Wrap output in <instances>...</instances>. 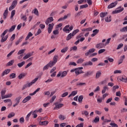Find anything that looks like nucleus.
<instances>
[{
    "label": "nucleus",
    "mask_w": 127,
    "mask_h": 127,
    "mask_svg": "<svg viewBox=\"0 0 127 127\" xmlns=\"http://www.w3.org/2000/svg\"><path fill=\"white\" fill-rule=\"evenodd\" d=\"M82 70H83V67H79L71 69L70 72L71 73L75 72L76 76H78V75H80V74H83V73H84V71Z\"/></svg>",
    "instance_id": "obj_1"
},
{
    "label": "nucleus",
    "mask_w": 127,
    "mask_h": 127,
    "mask_svg": "<svg viewBox=\"0 0 127 127\" xmlns=\"http://www.w3.org/2000/svg\"><path fill=\"white\" fill-rule=\"evenodd\" d=\"M8 32V29H6L3 31V32L0 35V37L1 38L0 42H4L6 41V40H7V38H8V35H6L5 36L4 35H5V34L7 33Z\"/></svg>",
    "instance_id": "obj_2"
},
{
    "label": "nucleus",
    "mask_w": 127,
    "mask_h": 127,
    "mask_svg": "<svg viewBox=\"0 0 127 127\" xmlns=\"http://www.w3.org/2000/svg\"><path fill=\"white\" fill-rule=\"evenodd\" d=\"M68 72L67 71H64L62 72L60 71L59 73L57 75V77H61V78H64V77H66L67 75V73Z\"/></svg>",
    "instance_id": "obj_3"
},
{
    "label": "nucleus",
    "mask_w": 127,
    "mask_h": 127,
    "mask_svg": "<svg viewBox=\"0 0 127 127\" xmlns=\"http://www.w3.org/2000/svg\"><path fill=\"white\" fill-rule=\"evenodd\" d=\"M58 103H56L55 104V107L54 108V110H59V109L63 107V106H64V104H58Z\"/></svg>",
    "instance_id": "obj_4"
},
{
    "label": "nucleus",
    "mask_w": 127,
    "mask_h": 127,
    "mask_svg": "<svg viewBox=\"0 0 127 127\" xmlns=\"http://www.w3.org/2000/svg\"><path fill=\"white\" fill-rule=\"evenodd\" d=\"M54 26V23L49 24V27L48 28V33L50 34L52 32L53 27Z\"/></svg>",
    "instance_id": "obj_5"
},
{
    "label": "nucleus",
    "mask_w": 127,
    "mask_h": 127,
    "mask_svg": "<svg viewBox=\"0 0 127 127\" xmlns=\"http://www.w3.org/2000/svg\"><path fill=\"white\" fill-rule=\"evenodd\" d=\"M105 46H106V45L104 44V43H100L96 45V48H97V49H101V48H104Z\"/></svg>",
    "instance_id": "obj_6"
},
{
    "label": "nucleus",
    "mask_w": 127,
    "mask_h": 127,
    "mask_svg": "<svg viewBox=\"0 0 127 127\" xmlns=\"http://www.w3.org/2000/svg\"><path fill=\"white\" fill-rule=\"evenodd\" d=\"M93 72L92 71H86L85 73L83 74V77L86 78L89 77V76H91V75H93Z\"/></svg>",
    "instance_id": "obj_7"
},
{
    "label": "nucleus",
    "mask_w": 127,
    "mask_h": 127,
    "mask_svg": "<svg viewBox=\"0 0 127 127\" xmlns=\"http://www.w3.org/2000/svg\"><path fill=\"white\" fill-rule=\"evenodd\" d=\"M118 4V1H116L114 2H112L111 4H110L108 6V8L110 9V8H113V7H115V6H116V5H117Z\"/></svg>",
    "instance_id": "obj_8"
},
{
    "label": "nucleus",
    "mask_w": 127,
    "mask_h": 127,
    "mask_svg": "<svg viewBox=\"0 0 127 127\" xmlns=\"http://www.w3.org/2000/svg\"><path fill=\"white\" fill-rule=\"evenodd\" d=\"M10 72V69L8 68L4 70L1 73V77H3L4 75H7Z\"/></svg>",
    "instance_id": "obj_9"
},
{
    "label": "nucleus",
    "mask_w": 127,
    "mask_h": 127,
    "mask_svg": "<svg viewBox=\"0 0 127 127\" xmlns=\"http://www.w3.org/2000/svg\"><path fill=\"white\" fill-rule=\"evenodd\" d=\"M53 20H54L53 17H50L48 18L47 20H46L45 23L46 24H47V25H48V24H49L50 22H52Z\"/></svg>",
    "instance_id": "obj_10"
},
{
    "label": "nucleus",
    "mask_w": 127,
    "mask_h": 127,
    "mask_svg": "<svg viewBox=\"0 0 127 127\" xmlns=\"http://www.w3.org/2000/svg\"><path fill=\"white\" fill-rule=\"evenodd\" d=\"M30 100H31V96H28L23 100L22 103L25 104V103L28 102V101H30Z\"/></svg>",
    "instance_id": "obj_11"
},
{
    "label": "nucleus",
    "mask_w": 127,
    "mask_h": 127,
    "mask_svg": "<svg viewBox=\"0 0 127 127\" xmlns=\"http://www.w3.org/2000/svg\"><path fill=\"white\" fill-rule=\"evenodd\" d=\"M93 65V63L91 61L84 62L82 64V66H92Z\"/></svg>",
    "instance_id": "obj_12"
},
{
    "label": "nucleus",
    "mask_w": 127,
    "mask_h": 127,
    "mask_svg": "<svg viewBox=\"0 0 127 127\" xmlns=\"http://www.w3.org/2000/svg\"><path fill=\"white\" fill-rule=\"evenodd\" d=\"M124 9V8H122L121 9H119V10H115V11H113L112 12V13L113 14H116L117 13H120V12H122V11H123Z\"/></svg>",
    "instance_id": "obj_13"
},
{
    "label": "nucleus",
    "mask_w": 127,
    "mask_h": 127,
    "mask_svg": "<svg viewBox=\"0 0 127 127\" xmlns=\"http://www.w3.org/2000/svg\"><path fill=\"white\" fill-rule=\"evenodd\" d=\"M31 86V84L30 83H27L25 84H24L22 88V90L23 91V90H25L26 88H29Z\"/></svg>",
    "instance_id": "obj_14"
},
{
    "label": "nucleus",
    "mask_w": 127,
    "mask_h": 127,
    "mask_svg": "<svg viewBox=\"0 0 127 127\" xmlns=\"http://www.w3.org/2000/svg\"><path fill=\"white\" fill-rule=\"evenodd\" d=\"M125 58H126V57L125 56V55H123V56L121 57L120 59L118 61L119 65L123 63V62L124 61V60L125 59Z\"/></svg>",
    "instance_id": "obj_15"
},
{
    "label": "nucleus",
    "mask_w": 127,
    "mask_h": 127,
    "mask_svg": "<svg viewBox=\"0 0 127 127\" xmlns=\"http://www.w3.org/2000/svg\"><path fill=\"white\" fill-rule=\"evenodd\" d=\"M120 81L124 82L125 83H127V78L126 77L122 76L119 78Z\"/></svg>",
    "instance_id": "obj_16"
},
{
    "label": "nucleus",
    "mask_w": 127,
    "mask_h": 127,
    "mask_svg": "<svg viewBox=\"0 0 127 127\" xmlns=\"http://www.w3.org/2000/svg\"><path fill=\"white\" fill-rule=\"evenodd\" d=\"M57 61H58V56L56 55L54 57L52 62H53L55 64H56V63H57Z\"/></svg>",
    "instance_id": "obj_17"
},
{
    "label": "nucleus",
    "mask_w": 127,
    "mask_h": 127,
    "mask_svg": "<svg viewBox=\"0 0 127 127\" xmlns=\"http://www.w3.org/2000/svg\"><path fill=\"white\" fill-rule=\"evenodd\" d=\"M8 13V10H7V8L6 10H5L4 13H3V19H5L6 18V17L7 16V14Z\"/></svg>",
    "instance_id": "obj_18"
},
{
    "label": "nucleus",
    "mask_w": 127,
    "mask_h": 127,
    "mask_svg": "<svg viewBox=\"0 0 127 127\" xmlns=\"http://www.w3.org/2000/svg\"><path fill=\"white\" fill-rule=\"evenodd\" d=\"M31 56H32V54H30V53H28L27 55H26L23 58V60H26V59H28V58H29V57H31Z\"/></svg>",
    "instance_id": "obj_19"
},
{
    "label": "nucleus",
    "mask_w": 127,
    "mask_h": 127,
    "mask_svg": "<svg viewBox=\"0 0 127 127\" xmlns=\"http://www.w3.org/2000/svg\"><path fill=\"white\" fill-rule=\"evenodd\" d=\"M32 115V111H31L25 117V121L26 122H28L29 121V118H30V116Z\"/></svg>",
    "instance_id": "obj_20"
},
{
    "label": "nucleus",
    "mask_w": 127,
    "mask_h": 127,
    "mask_svg": "<svg viewBox=\"0 0 127 127\" xmlns=\"http://www.w3.org/2000/svg\"><path fill=\"white\" fill-rule=\"evenodd\" d=\"M25 76H26V73H21L18 75V78L19 79V80H21V79L24 78Z\"/></svg>",
    "instance_id": "obj_21"
},
{
    "label": "nucleus",
    "mask_w": 127,
    "mask_h": 127,
    "mask_svg": "<svg viewBox=\"0 0 127 127\" xmlns=\"http://www.w3.org/2000/svg\"><path fill=\"white\" fill-rule=\"evenodd\" d=\"M48 121H45L43 122H40L39 125L41 126H46V125H48Z\"/></svg>",
    "instance_id": "obj_22"
},
{
    "label": "nucleus",
    "mask_w": 127,
    "mask_h": 127,
    "mask_svg": "<svg viewBox=\"0 0 127 127\" xmlns=\"http://www.w3.org/2000/svg\"><path fill=\"white\" fill-rule=\"evenodd\" d=\"M101 75H102V72H101V71H97L95 76L96 79H99Z\"/></svg>",
    "instance_id": "obj_23"
},
{
    "label": "nucleus",
    "mask_w": 127,
    "mask_h": 127,
    "mask_svg": "<svg viewBox=\"0 0 127 127\" xmlns=\"http://www.w3.org/2000/svg\"><path fill=\"white\" fill-rule=\"evenodd\" d=\"M99 122H100V117H99V116H97L95 117L94 120H93L92 123H95V124H96V123H99Z\"/></svg>",
    "instance_id": "obj_24"
},
{
    "label": "nucleus",
    "mask_w": 127,
    "mask_h": 127,
    "mask_svg": "<svg viewBox=\"0 0 127 127\" xmlns=\"http://www.w3.org/2000/svg\"><path fill=\"white\" fill-rule=\"evenodd\" d=\"M15 116V114L14 112H12L8 115L7 118L8 119H11V118H13Z\"/></svg>",
    "instance_id": "obj_25"
},
{
    "label": "nucleus",
    "mask_w": 127,
    "mask_h": 127,
    "mask_svg": "<svg viewBox=\"0 0 127 127\" xmlns=\"http://www.w3.org/2000/svg\"><path fill=\"white\" fill-rule=\"evenodd\" d=\"M59 119L61 120V121H64V120H66V116L61 114L59 116Z\"/></svg>",
    "instance_id": "obj_26"
},
{
    "label": "nucleus",
    "mask_w": 127,
    "mask_h": 127,
    "mask_svg": "<svg viewBox=\"0 0 127 127\" xmlns=\"http://www.w3.org/2000/svg\"><path fill=\"white\" fill-rule=\"evenodd\" d=\"M73 36H73V35L72 34V33H70V34H69L67 35V37H66V40L67 41L70 40V39H71V38H72V37H73Z\"/></svg>",
    "instance_id": "obj_27"
},
{
    "label": "nucleus",
    "mask_w": 127,
    "mask_h": 127,
    "mask_svg": "<svg viewBox=\"0 0 127 127\" xmlns=\"http://www.w3.org/2000/svg\"><path fill=\"white\" fill-rule=\"evenodd\" d=\"M33 13L35 15H37V16H39V12H38V10H37V8H35L33 10Z\"/></svg>",
    "instance_id": "obj_28"
},
{
    "label": "nucleus",
    "mask_w": 127,
    "mask_h": 127,
    "mask_svg": "<svg viewBox=\"0 0 127 127\" xmlns=\"http://www.w3.org/2000/svg\"><path fill=\"white\" fill-rule=\"evenodd\" d=\"M55 63H54L52 61H51L48 64V65L50 68H52V67L54 66V64H55Z\"/></svg>",
    "instance_id": "obj_29"
},
{
    "label": "nucleus",
    "mask_w": 127,
    "mask_h": 127,
    "mask_svg": "<svg viewBox=\"0 0 127 127\" xmlns=\"http://www.w3.org/2000/svg\"><path fill=\"white\" fill-rule=\"evenodd\" d=\"M107 90H109V87H108V86H105L103 87V89L102 91V94H105L106 93V91Z\"/></svg>",
    "instance_id": "obj_30"
},
{
    "label": "nucleus",
    "mask_w": 127,
    "mask_h": 127,
    "mask_svg": "<svg viewBox=\"0 0 127 127\" xmlns=\"http://www.w3.org/2000/svg\"><path fill=\"white\" fill-rule=\"evenodd\" d=\"M33 35V34H32L31 32H29L28 35L27 36V37L25 38V40H28V39H29V38H30V37H31V36H32Z\"/></svg>",
    "instance_id": "obj_31"
},
{
    "label": "nucleus",
    "mask_w": 127,
    "mask_h": 127,
    "mask_svg": "<svg viewBox=\"0 0 127 127\" xmlns=\"http://www.w3.org/2000/svg\"><path fill=\"white\" fill-rule=\"evenodd\" d=\"M25 64V62L23 61L21 63H18L17 64V66L18 67H19V68H21V67H22V66H23V65H24Z\"/></svg>",
    "instance_id": "obj_32"
},
{
    "label": "nucleus",
    "mask_w": 127,
    "mask_h": 127,
    "mask_svg": "<svg viewBox=\"0 0 127 127\" xmlns=\"http://www.w3.org/2000/svg\"><path fill=\"white\" fill-rule=\"evenodd\" d=\"M16 27V25H13L11 27V28L9 29V30H8V31L9 32H12V31H13V30H14V29H15V27Z\"/></svg>",
    "instance_id": "obj_33"
},
{
    "label": "nucleus",
    "mask_w": 127,
    "mask_h": 127,
    "mask_svg": "<svg viewBox=\"0 0 127 127\" xmlns=\"http://www.w3.org/2000/svg\"><path fill=\"white\" fill-rule=\"evenodd\" d=\"M68 47H65V48L61 50V52L62 53H65V52H67V51H68Z\"/></svg>",
    "instance_id": "obj_34"
},
{
    "label": "nucleus",
    "mask_w": 127,
    "mask_h": 127,
    "mask_svg": "<svg viewBox=\"0 0 127 127\" xmlns=\"http://www.w3.org/2000/svg\"><path fill=\"white\" fill-rule=\"evenodd\" d=\"M83 99H84V97L83 95H80L78 97V101L79 103H82L83 102Z\"/></svg>",
    "instance_id": "obj_35"
},
{
    "label": "nucleus",
    "mask_w": 127,
    "mask_h": 127,
    "mask_svg": "<svg viewBox=\"0 0 127 127\" xmlns=\"http://www.w3.org/2000/svg\"><path fill=\"white\" fill-rule=\"evenodd\" d=\"M12 97V94L11 93L9 94H6L3 97V99H7V98H11Z\"/></svg>",
    "instance_id": "obj_36"
},
{
    "label": "nucleus",
    "mask_w": 127,
    "mask_h": 127,
    "mask_svg": "<svg viewBox=\"0 0 127 127\" xmlns=\"http://www.w3.org/2000/svg\"><path fill=\"white\" fill-rule=\"evenodd\" d=\"M111 16H108V17L105 18V21L106 22H111L112 21V20H111Z\"/></svg>",
    "instance_id": "obj_37"
},
{
    "label": "nucleus",
    "mask_w": 127,
    "mask_h": 127,
    "mask_svg": "<svg viewBox=\"0 0 127 127\" xmlns=\"http://www.w3.org/2000/svg\"><path fill=\"white\" fill-rule=\"evenodd\" d=\"M36 110L34 111L33 112H32V115L33 116V118L34 119H36L37 118V114H36Z\"/></svg>",
    "instance_id": "obj_38"
},
{
    "label": "nucleus",
    "mask_w": 127,
    "mask_h": 127,
    "mask_svg": "<svg viewBox=\"0 0 127 127\" xmlns=\"http://www.w3.org/2000/svg\"><path fill=\"white\" fill-rule=\"evenodd\" d=\"M76 86H79L81 87V86H86V83L85 82H77L76 83Z\"/></svg>",
    "instance_id": "obj_39"
},
{
    "label": "nucleus",
    "mask_w": 127,
    "mask_h": 127,
    "mask_svg": "<svg viewBox=\"0 0 127 127\" xmlns=\"http://www.w3.org/2000/svg\"><path fill=\"white\" fill-rule=\"evenodd\" d=\"M22 98L21 96H19L18 97L16 98L15 101H16V103H19L20 102V99Z\"/></svg>",
    "instance_id": "obj_40"
},
{
    "label": "nucleus",
    "mask_w": 127,
    "mask_h": 127,
    "mask_svg": "<svg viewBox=\"0 0 127 127\" xmlns=\"http://www.w3.org/2000/svg\"><path fill=\"white\" fill-rule=\"evenodd\" d=\"M0 94L2 100H3V98L4 97V95H5V90H1Z\"/></svg>",
    "instance_id": "obj_41"
},
{
    "label": "nucleus",
    "mask_w": 127,
    "mask_h": 127,
    "mask_svg": "<svg viewBox=\"0 0 127 127\" xmlns=\"http://www.w3.org/2000/svg\"><path fill=\"white\" fill-rule=\"evenodd\" d=\"M127 26L120 29L121 32H127Z\"/></svg>",
    "instance_id": "obj_42"
},
{
    "label": "nucleus",
    "mask_w": 127,
    "mask_h": 127,
    "mask_svg": "<svg viewBox=\"0 0 127 127\" xmlns=\"http://www.w3.org/2000/svg\"><path fill=\"white\" fill-rule=\"evenodd\" d=\"M79 31V29H76L72 32L71 34L72 35V36H75V35H76V34H77V33H78Z\"/></svg>",
    "instance_id": "obj_43"
},
{
    "label": "nucleus",
    "mask_w": 127,
    "mask_h": 127,
    "mask_svg": "<svg viewBox=\"0 0 127 127\" xmlns=\"http://www.w3.org/2000/svg\"><path fill=\"white\" fill-rule=\"evenodd\" d=\"M84 61V59L80 58L77 61V64H80L83 63Z\"/></svg>",
    "instance_id": "obj_44"
},
{
    "label": "nucleus",
    "mask_w": 127,
    "mask_h": 127,
    "mask_svg": "<svg viewBox=\"0 0 127 127\" xmlns=\"http://www.w3.org/2000/svg\"><path fill=\"white\" fill-rule=\"evenodd\" d=\"M13 63H14V60L10 61L7 64V66H11L13 64Z\"/></svg>",
    "instance_id": "obj_45"
},
{
    "label": "nucleus",
    "mask_w": 127,
    "mask_h": 127,
    "mask_svg": "<svg viewBox=\"0 0 127 127\" xmlns=\"http://www.w3.org/2000/svg\"><path fill=\"white\" fill-rule=\"evenodd\" d=\"M25 52V49H22L18 51L17 55H20V54H22Z\"/></svg>",
    "instance_id": "obj_46"
},
{
    "label": "nucleus",
    "mask_w": 127,
    "mask_h": 127,
    "mask_svg": "<svg viewBox=\"0 0 127 127\" xmlns=\"http://www.w3.org/2000/svg\"><path fill=\"white\" fill-rule=\"evenodd\" d=\"M38 80V77L35 78L34 79H33L31 82H30V84H31V85L32 86L33 84H34Z\"/></svg>",
    "instance_id": "obj_47"
},
{
    "label": "nucleus",
    "mask_w": 127,
    "mask_h": 127,
    "mask_svg": "<svg viewBox=\"0 0 127 127\" xmlns=\"http://www.w3.org/2000/svg\"><path fill=\"white\" fill-rule=\"evenodd\" d=\"M9 77L11 79H14V78H15V77H16V74L14 73H12L9 75Z\"/></svg>",
    "instance_id": "obj_48"
},
{
    "label": "nucleus",
    "mask_w": 127,
    "mask_h": 127,
    "mask_svg": "<svg viewBox=\"0 0 127 127\" xmlns=\"http://www.w3.org/2000/svg\"><path fill=\"white\" fill-rule=\"evenodd\" d=\"M119 88L120 87L118 85L114 86L112 89L113 92H114V93H115L116 90H117V89H119Z\"/></svg>",
    "instance_id": "obj_49"
},
{
    "label": "nucleus",
    "mask_w": 127,
    "mask_h": 127,
    "mask_svg": "<svg viewBox=\"0 0 127 127\" xmlns=\"http://www.w3.org/2000/svg\"><path fill=\"white\" fill-rule=\"evenodd\" d=\"M107 14H108V12H101L100 14V16L101 17H105Z\"/></svg>",
    "instance_id": "obj_50"
},
{
    "label": "nucleus",
    "mask_w": 127,
    "mask_h": 127,
    "mask_svg": "<svg viewBox=\"0 0 127 127\" xmlns=\"http://www.w3.org/2000/svg\"><path fill=\"white\" fill-rule=\"evenodd\" d=\"M22 38H23V37H21L20 39L16 42L15 43L16 45H18V44H19V43L21 42V39H22Z\"/></svg>",
    "instance_id": "obj_51"
},
{
    "label": "nucleus",
    "mask_w": 127,
    "mask_h": 127,
    "mask_svg": "<svg viewBox=\"0 0 127 127\" xmlns=\"http://www.w3.org/2000/svg\"><path fill=\"white\" fill-rule=\"evenodd\" d=\"M15 14V10H13L11 12L10 18H12Z\"/></svg>",
    "instance_id": "obj_52"
},
{
    "label": "nucleus",
    "mask_w": 127,
    "mask_h": 127,
    "mask_svg": "<svg viewBox=\"0 0 127 127\" xmlns=\"http://www.w3.org/2000/svg\"><path fill=\"white\" fill-rule=\"evenodd\" d=\"M82 31H92V28L82 29Z\"/></svg>",
    "instance_id": "obj_53"
},
{
    "label": "nucleus",
    "mask_w": 127,
    "mask_h": 127,
    "mask_svg": "<svg viewBox=\"0 0 127 127\" xmlns=\"http://www.w3.org/2000/svg\"><path fill=\"white\" fill-rule=\"evenodd\" d=\"M86 7H88V4H85L84 5H81L80 6V9H82L83 8H86Z\"/></svg>",
    "instance_id": "obj_54"
},
{
    "label": "nucleus",
    "mask_w": 127,
    "mask_h": 127,
    "mask_svg": "<svg viewBox=\"0 0 127 127\" xmlns=\"http://www.w3.org/2000/svg\"><path fill=\"white\" fill-rule=\"evenodd\" d=\"M110 126L109 127H118V125L116 124V123H110Z\"/></svg>",
    "instance_id": "obj_55"
},
{
    "label": "nucleus",
    "mask_w": 127,
    "mask_h": 127,
    "mask_svg": "<svg viewBox=\"0 0 127 127\" xmlns=\"http://www.w3.org/2000/svg\"><path fill=\"white\" fill-rule=\"evenodd\" d=\"M56 99V96L54 95L52 97V99L50 100V103H53L54 100Z\"/></svg>",
    "instance_id": "obj_56"
},
{
    "label": "nucleus",
    "mask_w": 127,
    "mask_h": 127,
    "mask_svg": "<svg viewBox=\"0 0 127 127\" xmlns=\"http://www.w3.org/2000/svg\"><path fill=\"white\" fill-rule=\"evenodd\" d=\"M105 51H106V49H100L98 51V54H102V53H104V52H105Z\"/></svg>",
    "instance_id": "obj_57"
},
{
    "label": "nucleus",
    "mask_w": 127,
    "mask_h": 127,
    "mask_svg": "<svg viewBox=\"0 0 127 127\" xmlns=\"http://www.w3.org/2000/svg\"><path fill=\"white\" fill-rule=\"evenodd\" d=\"M49 68V66L48 64L45 66H44L43 70V71H45V70H48Z\"/></svg>",
    "instance_id": "obj_58"
},
{
    "label": "nucleus",
    "mask_w": 127,
    "mask_h": 127,
    "mask_svg": "<svg viewBox=\"0 0 127 127\" xmlns=\"http://www.w3.org/2000/svg\"><path fill=\"white\" fill-rule=\"evenodd\" d=\"M123 46H124V44H123V43H121L120 44H119L117 48V50H119V49H121V48H122V47H123Z\"/></svg>",
    "instance_id": "obj_59"
},
{
    "label": "nucleus",
    "mask_w": 127,
    "mask_h": 127,
    "mask_svg": "<svg viewBox=\"0 0 127 127\" xmlns=\"http://www.w3.org/2000/svg\"><path fill=\"white\" fill-rule=\"evenodd\" d=\"M82 115H85V116H88L89 115V112L87 111H84L82 112Z\"/></svg>",
    "instance_id": "obj_60"
},
{
    "label": "nucleus",
    "mask_w": 127,
    "mask_h": 127,
    "mask_svg": "<svg viewBox=\"0 0 127 127\" xmlns=\"http://www.w3.org/2000/svg\"><path fill=\"white\" fill-rule=\"evenodd\" d=\"M19 122L20 124H23L24 123V118L23 117H21L19 119Z\"/></svg>",
    "instance_id": "obj_61"
},
{
    "label": "nucleus",
    "mask_w": 127,
    "mask_h": 127,
    "mask_svg": "<svg viewBox=\"0 0 127 127\" xmlns=\"http://www.w3.org/2000/svg\"><path fill=\"white\" fill-rule=\"evenodd\" d=\"M77 90H74L71 92V94L72 95V96H75V95H77Z\"/></svg>",
    "instance_id": "obj_62"
},
{
    "label": "nucleus",
    "mask_w": 127,
    "mask_h": 127,
    "mask_svg": "<svg viewBox=\"0 0 127 127\" xmlns=\"http://www.w3.org/2000/svg\"><path fill=\"white\" fill-rule=\"evenodd\" d=\"M15 7V5L11 4V5L9 8V10H12V9H13Z\"/></svg>",
    "instance_id": "obj_63"
},
{
    "label": "nucleus",
    "mask_w": 127,
    "mask_h": 127,
    "mask_svg": "<svg viewBox=\"0 0 127 127\" xmlns=\"http://www.w3.org/2000/svg\"><path fill=\"white\" fill-rule=\"evenodd\" d=\"M75 127H84V123H81L80 124L77 125Z\"/></svg>",
    "instance_id": "obj_64"
}]
</instances>
